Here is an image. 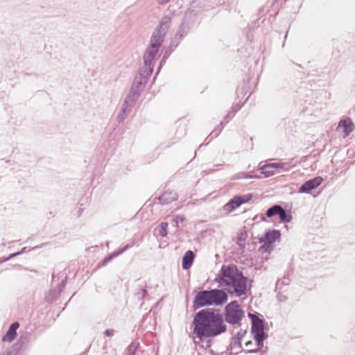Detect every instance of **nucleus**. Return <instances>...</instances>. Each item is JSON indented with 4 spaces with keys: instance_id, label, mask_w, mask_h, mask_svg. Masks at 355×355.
I'll use <instances>...</instances> for the list:
<instances>
[{
    "instance_id": "f257e3e1",
    "label": "nucleus",
    "mask_w": 355,
    "mask_h": 355,
    "mask_svg": "<svg viewBox=\"0 0 355 355\" xmlns=\"http://www.w3.org/2000/svg\"><path fill=\"white\" fill-rule=\"evenodd\" d=\"M193 333L200 340L214 337L226 330L223 316L218 313L201 311L193 319Z\"/></svg>"
},
{
    "instance_id": "f03ea898",
    "label": "nucleus",
    "mask_w": 355,
    "mask_h": 355,
    "mask_svg": "<svg viewBox=\"0 0 355 355\" xmlns=\"http://www.w3.org/2000/svg\"><path fill=\"white\" fill-rule=\"evenodd\" d=\"M215 281L220 287H226L230 293L240 296L247 289V279L234 265H223Z\"/></svg>"
},
{
    "instance_id": "7ed1b4c3",
    "label": "nucleus",
    "mask_w": 355,
    "mask_h": 355,
    "mask_svg": "<svg viewBox=\"0 0 355 355\" xmlns=\"http://www.w3.org/2000/svg\"><path fill=\"white\" fill-rule=\"evenodd\" d=\"M162 43V42L151 37L150 46L147 48L144 55V69H150L152 71H153V67L156 62V57Z\"/></svg>"
},
{
    "instance_id": "20e7f679",
    "label": "nucleus",
    "mask_w": 355,
    "mask_h": 355,
    "mask_svg": "<svg viewBox=\"0 0 355 355\" xmlns=\"http://www.w3.org/2000/svg\"><path fill=\"white\" fill-rule=\"evenodd\" d=\"M249 317L252 319V331L254 334V338L258 346H261L266 338L263 320L252 313H249Z\"/></svg>"
},
{
    "instance_id": "39448f33",
    "label": "nucleus",
    "mask_w": 355,
    "mask_h": 355,
    "mask_svg": "<svg viewBox=\"0 0 355 355\" xmlns=\"http://www.w3.org/2000/svg\"><path fill=\"white\" fill-rule=\"evenodd\" d=\"M225 312V320L230 324L239 323L243 316V311L235 301L227 305Z\"/></svg>"
},
{
    "instance_id": "423d86ee",
    "label": "nucleus",
    "mask_w": 355,
    "mask_h": 355,
    "mask_svg": "<svg viewBox=\"0 0 355 355\" xmlns=\"http://www.w3.org/2000/svg\"><path fill=\"white\" fill-rule=\"evenodd\" d=\"M152 73L153 72L150 69H146L142 68L140 72L135 76L132 83L131 90H132L134 92L139 94V92L144 89L148 79L151 76Z\"/></svg>"
},
{
    "instance_id": "0eeeda50",
    "label": "nucleus",
    "mask_w": 355,
    "mask_h": 355,
    "mask_svg": "<svg viewBox=\"0 0 355 355\" xmlns=\"http://www.w3.org/2000/svg\"><path fill=\"white\" fill-rule=\"evenodd\" d=\"M170 21L171 19L168 17H164L159 23L158 28L153 33L151 37L162 42L163 37L169 27Z\"/></svg>"
},
{
    "instance_id": "6e6552de",
    "label": "nucleus",
    "mask_w": 355,
    "mask_h": 355,
    "mask_svg": "<svg viewBox=\"0 0 355 355\" xmlns=\"http://www.w3.org/2000/svg\"><path fill=\"white\" fill-rule=\"evenodd\" d=\"M209 291H199L195 297L194 304L197 307L212 305Z\"/></svg>"
},
{
    "instance_id": "1a4fd4ad",
    "label": "nucleus",
    "mask_w": 355,
    "mask_h": 355,
    "mask_svg": "<svg viewBox=\"0 0 355 355\" xmlns=\"http://www.w3.org/2000/svg\"><path fill=\"white\" fill-rule=\"evenodd\" d=\"M209 291L211 294L210 297L212 305H220L224 304L227 300V293L223 290L212 289Z\"/></svg>"
},
{
    "instance_id": "9d476101",
    "label": "nucleus",
    "mask_w": 355,
    "mask_h": 355,
    "mask_svg": "<svg viewBox=\"0 0 355 355\" xmlns=\"http://www.w3.org/2000/svg\"><path fill=\"white\" fill-rule=\"evenodd\" d=\"M322 182L321 177H316L306 181L300 188L298 192L300 193H309L311 190L317 188Z\"/></svg>"
},
{
    "instance_id": "9b49d317",
    "label": "nucleus",
    "mask_w": 355,
    "mask_h": 355,
    "mask_svg": "<svg viewBox=\"0 0 355 355\" xmlns=\"http://www.w3.org/2000/svg\"><path fill=\"white\" fill-rule=\"evenodd\" d=\"M354 129V125L349 119L341 120L337 128L338 132L343 134V137H347Z\"/></svg>"
},
{
    "instance_id": "f8f14e48",
    "label": "nucleus",
    "mask_w": 355,
    "mask_h": 355,
    "mask_svg": "<svg viewBox=\"0 0 355 355\" xmlns=\"http://www.w3.org/2000/svg\"><path fill=\"white\" fill-rule=\"evenodd\" d=\"M139 94L137 92H134L132 90L130 91V94L126 97L123 104V112H130L131 108L135 103Z\"/></svg>"
},
{
    "instance_id": "ddd939ff",
    "label": "nucleus",
    "mask_w": 355,
    "mask_h": 355,
    "mask_svg": "<svg viewBox=\"0 0 355 355\" xmlns=\"http://www.w3.org/2000/svg\"><path fill=\"white\" fill-rule=\"evenodd\" d=\"M19 327L18 322H13L8 329L6 334L2 338L3 342L11 343L13 341L17 336V330Z\"/></svg>"
},
{
    "instance_id": "4468645a",
    "label": "nucleus",
    "mask_w": 355,
    "mask_h": 355,
    "mask_svg": "<svg viewBox=\"0 0 355 355\" xmlns=\"http://www.w3.org/2000/svg\"><path fill=\"white\" fill-rule=\"evenodd\" d=\"M178 196L175 192L165 191L159 198L160 202L163 205H167L178 199Z\"/></svg>"
},
{
    "instance_id": "2eb2a0df",
    "label": "nucleus",
    "mask_w": 355,
    "mask_h": 355,
    "mask_svg": "<svg viewBox=\"0 0 355 355\" xmlns=\"http://www.w3.org/2000/svg\"><path fill=\"white\" fill-rule=\"evenodd\" d=\"M194 260V254L192 251H187L182 258V268L187 270L191 268Z\"/></svg>"
},
{
    "instance_id": "dca6fc26",
    "label": "nucleus",
    "mask_w": 355,
    "mask_h": 355,
    "mask_svg": "<svg viewBox=\"0 0 355 355\" xmlns=\"http://www.w3.org/2000/svg\"><path fill=\"white\" fill-rule=\"evenodd\" d=\"M280 237V233L277 230H272L266 232L263 241L266 243L272 244Z\"/></svg>"
},
{
    "instance_id": "f3484780",
    "label": "nucleus",
    "mask_w": 355,
    "mask_h": 355,
    "mask_svg": "<svg viewBox=\"0 0 355 355\" xmlns=\"http://www.w3.org/2000/svg\"><path fill=\"white\" fill-rule=\"evenodd\" d=\"M241 202L239 200L237 196H235L233 199L230 200L227 203L223 206V209L227 213L232 212L239 206H241Z\"/></svg>"
},
{
    "instance_id": "a211bd4d",
    "label": "nucleus",
    "mask_w": 355,
    "mask_h": 355,
    "mask_svg": "<svg viewBox=\"0 0 355 355\" xmlns=\"http://www.w3.org/2000/svg\"><path fill=\"white\" fill-rule=\"evenodd\" d=\"M266 168H272V169L275 170H280L282 171H288L289 170V168L287 166L286 163L283 162H273L266 164Z\"/></svg>"
},
{
    "instance_id": "6ab92c4d",
    "label": "nucleus",
    "mask_w": 355,
    "mask_h": 355,
    "mask_svg": "<svg viewBox=\"0 0 355 355\" xmlns=\"http://www.w3.org/2000/svg\"><path fill=\"white\" fill-rule=\"evenodd\" d=\"M128 245H125L123 248H122L121 250H119V251H116V252H114L113 253H112L110 255H109L108 257H105L103 260V265L106 264L107 262L110 261L113 258L119 256V254H122L125 250H127L128 248Z\"/></svg>"
},
{
    "instance_id": "aec40b11",
    "label": "nucleus",
    "mask_w": 355,
    "mask_h": 355,
    "mask_svg": "<svg viewBox=\"0 0 355 355\" xmlns=\"http://www.w3.org/2000/svg\"><path fill=\"white\" fill-rule=\"evenodd\" d=\"M278 216L279 217L280 220L284 223L290 222L291 219V217L287 215L286 211L282 207L279 210Z\"/></svg>"
},
{
    "instance_id": "412c9836",
    "label": "nucleus",
    "mask_w": 355,
    "mask_h": 355,
    "mask_svg": "<svg viewBox=\"0 0 355 355\" xmlns=\"http://www.w3.org/2000/svg\"><path fill=\"white\" fill-rule=\"evenodd\" d=\"M280 205H274L270 209H268L266 211V216L268 218H271L275 215H278L279 210L280 209Z\"/></svg>"
},
{
    "instance_id": "4be33fe9",
    "label": "nucleus",
    "mask_w": 355,
    "mask_h": 355,
    "mask_svg": "<svg viewBox=\"0 0 355 355\" xmlns=\"http://www.w3.org/2000/svg\"><path fill=\"white\" fill-rule=\"evenodd\" d=\"M266 164H265L264 166H263L261 167V173H263L265 177H270L273 175H275V170L272 169V168H266Z\"/></svg>"
},
{
    "instance_id": "5701e85b",
    "label": "nucleus",
    "mask_w": 355,
    "mask_h": 355,
    "mask_svg": "<svg viewBox=\"0 0 355 355\" xmlns=\"http://www.w3.org/2000/svg\"><path fill=\"white\" fill-rule=\"evenodd\" d=\"M239 200L241 202V205L244 204L250 201L252 198V193H248L243 196H236Z\"/></svg>"
},
{
    "instance_id": "b1692460",
    "label": "nucleus",
    "mask_w": 355,
    "mask_h": 355,
    "mask_svg": "<svg viewBox=\"0 0 355 355\" xmlns=\"http://www.w3.org/2000/svg\"><path fill=\"white\" fill-rule=\"evenodd\" d=\"M168 227L167 223H162L160 226L158 228L159 234L162 236V237L166 236L167 231L166 228Z\"/></svg>"
},
{
    "instance_id": "393cba45",
    "label": "nucleus",
    "mask_w": 355,
    "mask_h": 355,
    "mask_svg": "<svg viewBox=\"0 0 355 355\" xmlns=\"http://www.w3.org/2000/svg\"><path fill=\"white\" fill-rule=\"evenodd\" d=\"M245 233H241L237 238V244L243 248L245 246Z\"/></svg>"
},
{
    "instance_id": "a878e982",
    "label": "nucleus",
    "mask_w": 355,
    "mask_h": 355,
    "mask_svg": "<svg viewBox=\"0 0 355 355\" xmlns=\"http://www.w3.org/2000/svg\"><path fill=\"white\" fill-rule=\"evenodd\" d=\"M26 248H23L22 250L18 252H16V253H13L12 254H10L8 258L6 259H4L3 260H2L0 263H3L4 261H8L10 260V259L17 256V255H19L21 254H22L23 252H24L26 251Z\"/></svg>"
},
{
    "instance_id": "bb28decb",
    "label": "nucleus",
    "mask_w": 355,
    "mask_h": 355,
    "mask_svg": "<svg viewBox=\"0 0 355 355\" xmlns=\"http://www.w3.org/2000/svg\"><path fill=\"white\" fill-rule=\"evenodd\" d=\"M128 113H129V112H123V107H122V108H121V112H120V113H119V114L118 115V121H119V122H121V121H123V120L125 119V117L127 116V115H128Z\"/></svg>"
},
{
    "instance_id": "cd10ccee",
    "label": "nucleus",
    "mask_w": 355,
    "mask_h": 355,
    "mask_svg": "<svg viewBox=\"0 0 355 355\" xmlns=\"http://www.w3.org/2000/svg\"><path fill=\"white\" fill-rule=\"evenodd\" d=\"M253 176L246 175L245 173H241L240 174H238L236 177H235V179H241V178H252Z\"/></svg>"
},
{
    "instance_id": "c85d7f7f",
    "label": "nucleus",
    "mask_w": 355,
    "mask_h": 355,
    "mask_svg": "<svg viewBox=\"0 0 355 355\" xmlns=\"http://www.w3.org/2000/svg\"><path fill=\"white\" fill-rule=\"evenodd\" d=\"M129 352H130V354L129 355H137V352H136V347L135 346H133V345H131L129 347Z\"/></svg>"
},
{
    "instance_id": "c756f323",
    "label": "nucleus",
    "mask_w": 355,
    "mask_h": 355,
    "mask_svg": "<svg viewBox=\"0 0 355 355\" xmlns=\"http://www.w3.org/2000/svg\"><path fill=\"white\" fill-rule=\"evenodd\" d=\"M184 220V218L182 216H177L175 219V223L178 224L179 223H182Z\"/></svg>"
},
{
    "instance_id": "7c9ffc66",
    "label": "nucleus",
    "mask_w": 355,
    "mask_h": 355,
    "mask_svg": "<svg viewBox=\"0 0 355 355\" xmlns=\"http://www.w3.org/2000/svg\"><path fill=\"white\" fill-rule=\"evenodd\" d=\"M104 334H105V335L106 336H112L114 334V330H112V329H107V330H105Z\"/></svg>"
},
{
    "instance_id": "2f4dec72",
    "label": "nucleus",
    "mask_w": 355,
    "mask_h": 355,
    "mask_svg": "<svg viewBox=\"0 0 355 355\" xmlns=\"http://www.w3.org/2000/svg\"><path fill=\"white\" fill-rule=\"evenodd\" d=\"M170 0H157L159 4H165L168 3Z\"/></svg>"
},
{
    "instance_id": "473e14b6",
    "label": "nucleus",
    "mask_w": 355,
    "mask_h": 355,
    "mask_svg": "<svg viewBox=\"0 0 355 355\" xmlns=\"http://www.w3.org/2000/svg\"><path fill=\"white\" fill-rule=\"evenodd\" d=\"M1 355H10V351H7V352L3 353Z\"/></svg>"
},
{
    "instance_id": "72a5a7b5",
    "label": "nucleus",
    "mask_w": 355,
    "mask_h": 355,
    "mask_svg": "<svg viewBox=\"0 0 355 355\" xmlns=\"http://www.w3.org/2000/svg\"><path fill=\"white\" fill-rule=\"evenodd\" d=\"M249 352H251V353H252V352H257V351H256V350H250V351H249Z\"/></svg>"
}]
</instances>
